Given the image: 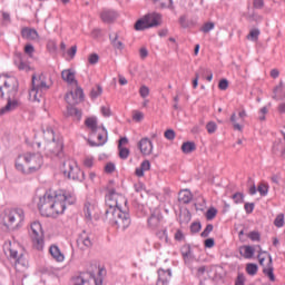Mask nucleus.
<instances>
[{
	"instance_id": "obj_1",
	"label": "nucleus",
	"mask_w": 285,
	"mask_h": 285,
	"mask_svg": "<svg viewBox=\"0 0 285 285\" xmlns=\"http://www.w3.org/2000/svg\"><path fill=\"white\" fill-rule=\"evenodd\" d=\"M77 199L75 195L63 189L49 190L39 198L38 208L42 217H57L66 210V204L72 206Z\"/></svg>"
},
{
	"instance_id": "obj_2",
	"label": "nucleus",
	"mask_w": 285,
	"mask_h": 285,
	"mask_svg": "<svg viewBox=\"0 0 285 285\" xmlns=\"http://www.w3.org/2000/svg\"><path fill=\"white\" fill-rule=\"evenodd\" d=\"M18 92L19 80H17L12 76H0V95L1 97H3V95L8 96V102L4 107L0 109V116L12 112V110H17V108L21 106V101H19V99H16Z\"/></svg>"
},
{
	"instance_id": "obj_3",
	"label": "nucleus",
	"mask_w": 285,
	"mask_h": 285,
	"mask_svg": "<svg viewBox=\"0 0 285 285\" xmlns=\"http://www.w3.org/2000/svg\"><path fill=\"white\" fill-rule=\"evenodd\" d=\"M6 257L14 264L16 271H21L28 266V261L23 256L21 245L17 240H7L3 245Z\"/></svg>"
},
{
	"instance_id": "obj_4",
	"label": "nucleus",
	"mask_w": 285,
	"mask_h": 285,
	"mask_svg": "<svg viewBox=\"0 0 285 285\" xmlns=\"http://www.w3.org/2000/svg\"><path fill=\"white\" fill-rule=\"evenodd\" d=\"M105 219L115 228H121V230H126L131 224L130 214L122 212L121 208L114 210H106Z\"/></svg>"
},
{
	"instance_id": "obj_5",
	"label": "nucleus",
	"mask_w": 285,
	"mask_h": 285,
	"mask_svg": "<svg viewBox=\"0 0 285 285\" xmlns=\"http://www.w3.org/2000/svg\"><path fill=\"white\" fill-rule=\"evenodd\" d=\"M23 219H26V214L22 209H7L2 216V224L8 230H14L21 226Z\"/></svg>"
},
{
	"instance_id": "obj_6",
	"label": "nucleus",
	"mask_w": 285,
	"mask_h": 285,
	"mask_svg": "<svg viewBox=\"0 0 285 285\" xmlns=\"http://www.w3.org/2000/svg\"><path fill=\"white\" fill-rule=\"evenodd\" d=\"M37 155L32 153H27L24 155H21L16 160V168L20 173H23L24 175H31V173H35L37 170Z\"/></svg>"
},
{
	"instance_id": "obj_7",
	"label": "nucleus",
	"mask_w": 285,
	"mask_h": 285,
	"mask_svg": "<svg viewBox=\"0 0 285 285\" xmlns=\"http://www.w3.org/2000/svg\"><path fill=\"white\" fill-rule=\"evenodd\" d=\"M158 26H161V14L151 12L138 19L134 28L137 32H141L144 30H148V28H157Z\"/></svg>"
},
{
	"instance_id": "obj_8",
	"label": "nucleus",
	"mask_w": 285,
	"mask_h": 285,
	"mask_svg": "<svg viewBox=\"0 0 285 285\" xmlns=\"http://www.w3.org/2000/svg\"><path fill=\"white\" fill-rule=\"evenodd\" d=\"M61 170L67 179H72L73 181H83L85 179L83 171H81V168L77 166L75 160L68 159L63 161Z\"/></svg>"
},
{
	"instance_id": "obj_9",
	"label": "nucleus",
	"mask_w": 285,
	"mask_h": 285,
	"mask_svg": "<svg viewBox=\"0 0 285 285\" xmlns=\"http://www.w3.org/2000/svg\"><path fill=\"white\" fill-rule=\"evenodd\" d=\"M262 255H267L268 263L266 267H263V273L266 275L271 282H275V274L273 273L275 268L273 267V256L268 254V252L259 250L258 253V262L261 266H264V262H266L265 257H262Z\"/></svg>"
},
{
	"instance_id": "obj_10",
	"label": "nucleus",
	"mask_w": 285,
	"mask_h": 285,
	"mask_svg": "<svg viewBox=\"0 0 285 285\" xmlns=\"http://www.w3.org/2000/svg\"><path fill=\"white\" fill-rule=\"evenodd\" d=\"M52 77L49 73H41L38 78L37 92H47L52 88Z\"/></svg>"
},
{
	"instance_id": "obj_11",
	"label": "nucleus",
	"mask_w": 285,
	"mask_h": 285,
	"mask_svg": "<svg viewBox=\"0 0 285 285\" xmlns=\"http://www.w3.org/2000/svg\"><path fill=\"white\" fill-rule=\"evenodd\" d=\"M77 245L81 250H86V248H91L92 239L86 232H82L77 239Z\"/></svg>"
},
{
	"instance_id": "obj_12",
	"label": "nucleus",
	"mask_w": 285,
	"mask_h": 285,
	"mask_svg": "<svg viewBox=\"0 0 285 285\" xmlns=\"http://www.w3.org/2000/svg\"><path fill=\"white\" fill-rule=\"evenodd\" d=\"M65 99L69 105L77 104V99L81 101V99H83V89H81V87H77L75 92L70 91L66 95Z\"/></svg>"
},
{
	"instance_id": "obj_13",
	"label": "nucleus",
	"mask_w": 285,
	"mask_h": 285,
	"mask_svg": "<svg viewBox=\"0 0 285 285\" xmlns=\"http://www.w3.org/2000/svg\"><path fill=\"white\" fill-rule=\"evenodd\" d=\"M170 277H173V272L170 269L159 268L157 285H168Z\"/></svg>"
},
{
	"instance_id": "obj_14",
	"label": "nucleus",
	"mask_w": 285,
	"mask_h": 285,
	"mask_svg": "<svg viewBox=\"0 0 285 285\" xmlns=\"http://www.w3.org/2000/svg\"><path fill=\"white\" fill-rule=\"evenodd\" d=\"M138 148L141 155H145V156L153 155V141H150V139L148 138H142L138 142Z\"/></svg>"
},
{
	"instance_id": "obj_15",
	"label": "nucleus",
	"mask_w": 285,
	"mask_h": 285,
	"mask_svg": "<svg viewBox=\"0 0 285 285\" xmlns=\"http://www.w3.org/2000/svg\"><path fill=\"white\" fill-rule=\"evenodd\" d=\"M161 219H164L161 212H159V209H155L148 218V226H150V228H158V226L161 224Z\"/></svg>"
},
{
	"instance_id": "obj_16",
	"label": "nucleus",
	"mask_w": 285,
	"mask_h": 285,
	"mask_svg": "<svg viewBox=\"0 0 285 285\" xmlns=\"http://www.w3.org/2000/svg\"><path fill=\"white\" fill-rule=\"evenodd\" d=\"M117 17H118L117 11L112 9H104L100 12V19L101 21H104V23H112V21H115Z\"/></svg>"
},
{
	"instance_id": "obj_17",
	"label": "nucleus",
	"mask_w": 285,
	"mask_h": 285,
	"mask_svg": "<svg viewBox=\"0 0 285 285\" xmlns=\"http://www.w3.org/2000/svg\"><path fill=\"white\" fill-rule=\"evenodd\" d=\"M107 197H111V196H116L114 198H111L112 202H117V204H120L122 206V204L127 205L128 200L126 199V197L119 193H117V190H115V188H107Z\"/></svg>"
},
{
	"instance_id": "obj_18",
	"label": "nucleus",
	"mask_w": 285,
	"mask_h": 285,
	"mask_svg": "<svg viewBox=\"0 0 285 285\" xmlns=\"http://www.w3.org/2000/svg\"><path fill=\"white\" fill-rule=\"evenodd\" d=\"M41 132L46 141H52L53 144L57 141V138L55 137V130H52V127L48 125H42Z\"/></svg>"
},
{
	"instance_id": "obj_19",
	"label": "nucleus",
	"mask_w": 285,
	"mask_h": 285,
	"mask_svg": "<svg viewBox=\"0 0 285 285\" xmlns=\"http://www.w3.org/2000/svg\"><path fill=\"white\" fill-rule=\"evenodd\" d=\"M36 79H37V76L32 75L31 85L28 90V100L31 101L32 104H35V101H37V85L35 83Z\"/></svg>"
},
{
	"instance_id": "obj_20",
	"label": "nucleus",
	"mask_w": 285,
	"mask_h": 285,
	"mask_svg": "<svg viewBox=\"0 0 285 285\" xmlns=\"http://www.w3.org/2000/svg\"><path fill=\"white\" fill-rule=\"evenodd\" d=\"M115 197H117L116 195L114 196H105V202H106V206L108 207L106 210H119L121 209V204L117 203V200H111L115 199Z\"/></svg>"
},
{
	"instance_id": "obj_21",
	"label": "nucleus",
	"mask_w": 285,
	"mask_h": 285,
	"mask_svg": "<svg viewBox=\"0 0 285 285\" xmlns=\"http://www.w3.org/2000/svg\"><path fill=\"white\" fill-rule=\"evenodd\" d=\"M61 79L67 83H76L77 80L75 79V70L72 69H65L61 71Z\"/></svg>"
},
{
	"instance_id": "obj_22",
	"label": "nucleus",
	"mask_w": 285,
	"mask_h": 285,
	"mask_svg": "<svg viewBox=\"0 0 285 285\" xmlns=\"http://www.w3.org/2000/svg\"><path fill=\"white\" fill-rule=\"evenodd\" d=\"M49 253L51 257L56 259V262H63V259H66V256H63V254L61 253V249H59V246L57 245H51L49 248Z\"/></svg>"
},
{
	"instance_id": "obj_23",
	"label": "nucleus",
	"mask_w": 285,
	"mask_h": 285,
	"mask_svg": "<svg viewBox=\"0 0 285 285\" xmlns=\"http://www.w3.org/2000/svg\"><path fill=\"white\" fill-rule=\"evenodd\" d=\"M67 117H75L78 121H81V110L73 107L72 104L67 106Z\"/></svg>"
},
{
	"instance_id": "obj_24",
	"label": "nucleus",
	"mask_w": 285,
	"mask_h": 285,
	"mask_svg": "<svg viewBox=\"0 0 285 285\" xmlns=\"http://www.w3.org/2000/svg\"><path fill=\"white\" fill-rule=\"evenodd\" d=\"M109 39L111 41V46L116 48L117 50H124V42L119 40V35L117 33H110Z\"/></svg>"
},
{
	"instance_id": "obj_25",
	"label": "nucleus",
	"mask_w": 285,
	"mask_h": 285,
	"mask_svg": "<svg viewBox=\"0 0 285 285\" xmlns=\"http://www.w3.org/2000/svg\"><path fill=\"white\" fill-rule=\"evenodd\" d=\"M85 125L87 128H90L91 132H97L99 130V126L97 125V118L89 117L85 120Z\"/></svg>"
},
{
	"instance_id": "obj_26",
	"label": "nucleus",
	"mask_w": 285,
	"mask_h": 285,
	"mask_svg": "<svg viewBox=\"0 0 285 285\" xmlns=\"http://www.w3.org/2000/svg\"><path fill=\"white\" fill-rule=\"evenodd\" d=\"M181 150L185 155H190L194 150H197V145L194 141H186L181 145Z\"/></svg>"
},
{
	"instance_id": "obj_27",
	"label": "nucleus",
	"mask_w": 285,
	"mask_h": 285,
	"mask_svg": "<svg viewBox=\"0 0 285 285\" xmlns=\"http://www.w3.org/2000/svg\"><path fill=\"white\" fill-rule=\"evenodd\" d=\"M151 1L156 6V8H160V10L173 7V0H151Z\"/></svg>"
},
{
	"instance_id": "obj_28",
	"label": "nucleus",
	"mask_w": 285,
	"mask_h": 285,
	"mask_svg": "<svg viewBox=\"0 0 285 285\" xmlns=\"http://www.w3.org/2000/svg\"><path fill=\"white\" fill-rule=\"evenodd\" d=\"M23 39H35L37 37V30L30 28H23L21 30Z\"/></svg>"
},
{
	"instance_id": "obj_29",
	"label": "nucleus",
	"mask_w": 285,
	"mask_h": 285,
	"mask_svg": "<svg viewBox=\"0 0 285 285\" xmlns=\"http://www.w3.org/2000/svg\"><path fill=\"white\" fill-rule=\"evenodd\" d=\"M18 69L23 70L24 72H31V70H35V66L26 60H20Z\"/></svg>"
},
{
	"instance_id": "obj_30",
	"label": "nucleus",
	"mask_w": 285,
	"mask_h": 285,
	"mask_svg": "<svg viewBox=\"0 0 285 285\" xmlns=\"http://www.w3.org/2000/svg\"><path fill=\"white\" fill-rule=\"evenodd\" d=\"M179 200L183 202V204H190V202H193V194L188 190H184L179 194Z\"/></svg>"
},
{
	"instance_id": "obj_31",
	"label": "nucleus",
	"mask_w": 285,
	"mask_h": 285,
	"mask_svg": "<svg viewBox=\"0 0 285 285\" xmlns=\"http://www.w3.org/2000/svg\"><path fill=\"white\" fill-rule=\"evenodd\" d=\"M243 248L245 250L244 254H242L243 257H245V259L253 258V255H255V248L250 245H245Z\"/></svg>"
},
{
	"instance_id": "obj_32",
	"label": "nucleus",
	"mask_w": 285,
	"mask_h": 285,
	"mask_svg": "<svg viewBox=\"0 0 285 285\" xmlns=\"http://www.w3.org/2000/svg\"><path fill=\"white\" fill-rule=\"evenodd\" d=\"M257 271H259V267L257 266V264L249 263V264L246 265V273L252 275V277L257 275Z\"/></svg>"
},
{
	"instance_id": "obj_33",
	"label": "nucleus",
	"mask_w": 285,
	"mask_h": 285,
	"mask_svg": "<svg viewBox=\"0 0 285 285\" xmlns=\"http://www.w3.org/2000/svg\"><path fill=\"white\" fill-rule=\"evenodd\" d=\"M230 122L233 124V126H234V130H238L239 132H242V130H243V126L242 125H239V122H237V114H232V116H230Z\"/></svg>"
},
{
	"instance_id": "obj_34",
	"label": "nucleus",
	"mask_w": 285,
	"mask_h": 285,
	"mask_svg": "<svg viewBox=\"0 0 285 285\" xmlns=\"http://www.w3.org/2000/svg\"><path fill=\"white\" fill-rule=\"evenodd\" d=\"M118 150H119V157L120 159H126L127 157L130 156V149L122 147L121 145H118Z\"/></svg>"
},
{
	"instance_id": "obj_35",
	"label": "nucleus",
	"mask_w": 285,
	"mask_h": 285,
	"mask_svg": "<svg viewBox=\"0 0 285 285\" xmlns=\"http://www.w3.org/2000/svg\"><path fill=\"white\" fill-rule=\"evenodd\" d=\"M104 92V88L101 86H97V88H92L90 91L91 99H97V97H101V94Z\"/></svg>"
},
{
	"instance_id": "obj_36",
	"label": "nucleus",
	"mask_w": 285,
	"mask_h": 285,
	"mask_svg": "<svg viewBox=\"0 0 285 285\" xmlns=\"http://www.w3.org/2000/svg\"><path fill=\"white\" fill-rule=\"evenodd\" d=\"M259 195L262 197H266V195H268V185L267 184H264V183H261L258 185V188H257Z\"/></svg>"
},
{
	"instance_id": "obj_37",
	"label": "nucleus",
	"mask_w": 285,
	"mask_h": 285,
	"mask_svg": "<svg viewBox=\"0 0 285 285\" xmlns=\"http://www.w3.org/2000/svg\"><path fill=\"white\" fill-rule=\"evenodd\" d=\"M41 236L37 238V250H43V228L39 224Z\"/></svg>"
},
{
	"instance_id": "obj_38",
	"label": "nucleus",
	"mask_w": 285,
	"mask_h": 285,
	"mask_svg": "<svg viewBox=\"0 0 285 285\" xmlns=\"http://www.w3.org/2000/svg\"><path fill=\"white\" fill-rule=\"evenodd\" d=\"M214 217H217V208L210 207L206 212V219H208V222H210V220H213Z\"/></svg>"
},
{
	"instance_id": "obj_39",
	"label": "nucleus",
	"mask_w": 285,
	"mask_h": 285,
	"mask_svg": "<svg viewBox=\"0 0 285 285\" xmlns=\"http://www.w3.org/2000/svg\"><path fill=\"white\" fill-rule=\"evenodd\" d=\"M206 130L209 135L215 134L217 131V124L215 121L207 122Z\"/></svg>"
},
{
	"instance_id": "obj_40",
	"label": "nucleus",
	"mask_w": 285,
	"mask_h": 285,
	"mask_svg": "<svg viewBox=\"0 0 285 285\" xmlns=\"http://www.w3.org/2000/svg\"><path fill=\"white\" fill-rule=\"evenodd\" d=\"M61 150H63V141L61 139H58L56 142V149L53 150V154L57 155V157H60Z\"/></svg>"
},
{
	"instance_id": "obj_41",
	"label": "nucleus",
	"mask_w": 285,
	"mask_h": 285,
	"mask_svg": "<svg viewBox=\"0 0 285 285\" xmlns=\"http://www.w3.org/2000/svg\"><path fill=\"white\" fill-rule=\"evenodd\" d=\"M274 226L276 228H282L284 226V214H278L274 220Z\"/></svg>"
},
{
	"instance_id": "obj_42",
	"label": "nucleus",
	"mask_w": 285,
	"mask_h": 285,
	"mask_svg": "<svg viewBox=\"0 0 285 285\" xmlns=\"http://www.w3.org/2000/svg\"><path fill=\"white\" fill-rule=\"evenodd\" d=\"M247 39H250V41H257V39H259V29L250 30Z\"/></svg>"
},
{
	"instance_id": "obj_43",
	"label": "nucleus",
	"mask_w": 285,
	"mask_h": 285,
	"mask_svg": "<svg viewBox=\"0 0 285 285\" xmlns=\"http://www.w3.org/2000/svg\"><path fill=\"white\" fill-rule=\"evenodd\" d=\"M139 95L142 99H146V97H148V95H150V89L148 88V86L142 85L139 89Z\"/></svg>"
},
{
	"instance_id": "obj_44",
	"label": "nucleus",
	"mask_w": 285,
	"mask_h": 285,
	"mask_svg": "<svg viewBox=\"0 0 285 285\" xmlns=\"http://www.w3.org/2000/svg\"><path fill=\"white\" fill-rule=\"evenodd\" d=\"M247 237L252 240V242H259L262 239V235L259 234V232H250Z\"/></svg>"
},
{
	"instance_id": "obj_45",
	"label": "nucleus",
	"mask_w": 285,
	"mask_h": 285,
	"mask_svg": "<svg viewBox=\"0 0 285 285\" xmlns=\"http://www.w3.org/2000/svg\"><path fill=\"white\" fill-rule=\"evenodd\" d=\"M202 32L208 33L210 30H215V23L214 22H206L202 28Z\"/></svg>"
},
{
	"instance_id": "obj_46",
	"label": "nucleus",
	"mask_w": 285,
	"mask_h": 285,
	"mask_svg": "<svg viewBox=\"0 0 285 285\" xmlns=\"http://www.w3.org/2000/svg\"><path fill=\"white\" fill-rule=\"evenodd\" d=\"M157 237L160 239V242L168 244V232L166 229L158 232Z\"/></svg>"
},
{
	"instance_id": "obj_47",
	"label": "nucleus",
	"mask_w": 285,
	"mask_h": 285,
	"mask_svg": "<svg viewBox=\"0 0 285 285\" xmlns=\"http://www.w3.org/2000/svg\"><path fill=\"white\" fill-rule=\"evenodd\" d=\"M29 235L31 239L35 242L37 239V223H32L29 228Z\"/></svg>"
},
{
	"instance_id": "obj_48",
	"label": "nucleus",
	"mask_w": 285,
	"mask_h": 285,
	"mask_svg": "<svg viewBox=\"0 0 285 285\" xmlns=\"http://www.w3.org/2000/svg\"><path fill=\"white\" fill-rule=\"evenodd\" d=\"M232 199H234V202L236 204H244V194L243 193H235L233 196H232Z\"/></svg>"
},
{
	"instance_id": "obj_49",
	"label": "nucleus",
	"mask_w": 285,
	"mask_h": 285,
	"mask_svg": "<svg viewBox=\"0 0 285 285\" xmlns=\"http://www.w3.org/2000/svg\"><path fill=\"white\" fill-rule=\"evenodd\" d=\"M88 62L90 63V66H96V63H99V55L97 53L89 55Z\"/></svg>"
},
{
	"instance_id": "obj_50",
	"label": "nucleus",
	"mask_w": 285,
	"mask_h": 285,
	"mask_svg": "<svg viewBox=\"0 0 285 285\" xmlns=\"http://www.w3.org/2000/svg\"><path fill=\"white\" fill-rule=\"evenodd\" d=\"M283 146H282V139H278L277 141L274 142L273 145V153L274 155H277V153L283 150Z\"/></svg>"
},
{
	"instance_id": "obj_51",
	"label": "nucleus",
	"mask_w": 285,
	"mask_h": 285,
	"mask_svg": "<svg viewBox=\"0 0 285 285\" xmlns=\"http://www.w3.org/2000/svg\"><path fill=\"white\" fill-rule=\"evenodd\" d=\"M206 72L208 73V76L206 77V79H207L208 81H213V71H210V70H208V69H206V68H204V67H200V68H199V73H200V75H206Z\"/></svg>"
},
{
	"instance_id": "obj_52",
	"label": "nucleus",
	"mask_w": 285,
	"mask_h": 285,
	"mask_svg": "<svg viewBox=\"0 0 285 285\" xmlns=\"http://www.w3.org/2000/svg\"><path fill=\"white\" fill-rule=\"evenodd\" d=\"M213 228H214L213 224H208L206 228L202 232L200 237H208V235L213 233Z\"/></svg>"
},
{
	"instance_id": "obj_53",
	"label": "nucleus",
	"mask_w": 285,
	"mask_h": 285,
	"mask_svg": "<svg viewBox=\"0 0 285 285\" xmlns=\"http://www.w3.org/2000/svg\"><path fill=\"white\" fill-rule=\"evenodd\" d=\"M219 90H228V79L223 78L218 82Z\"/></svg>"
},
{
	"instance_id": "obj_54",
	"label": "nucleus",
	"mask_w": 285,
	"mask_h": 285,
	"mask_svg": "<svg viewBox=\"0 0 285 285\" xmlns=\"http://www.w3.org/2000/svg\"><path fill=\"white\" fill-rule=\"evenodd\" d=\"M199 230H202V223L195 222L190 225L191 233H199Z\"/></svg>"
},
{
	"instance_id": "obj_55",
	"label": "nucleus",
	"mask_w": 285,
	"mask_h": 285,
	"mask_svg": "<svg viewBox=\"0 0 285 285\" xmlns=\"http://www.w3.org/2000/svg\"><path fill=\"white\" fill-rule=\"evenodd\" d=\"M178 21H179L181 28H188L190 26V23L188 22V17H186V16H180Z\"/></svg>"
},
{
	"instance_id": "obj_56",
	"label": "nucleus",
	"mask_w": 285,
	"mask_h": 285,
	"mask_svg": "<svg viewBox=\"0 0 285 285\" xmlns=\"http://www.w3.org/2000/svg\"><path fill=\"white\" fill-rule=\"evenodd\" d=\"M244 208L247 215H250L255 210V203H245Z\"/></svg>"
},
{
	"instance_id": "obj_57",
	"label": "nucleus",
	"mask_w": 285,
	"mask_h": 285,
	"mask_svg": "<svg viewBox=\"0 0 285 285\" xmlns=\"http://www.w3.org/2000/svg\"><path fill=\"white\" fill-rule=\"evenodd\" d=\"M175 136L176 134H175V130L173 129H167L165 131V137L168 139V141H173L175 139Z\"/></svg>"
},
{
	"instance_id": "obj_58",
	"label": "nucleus",
	"mask_w": 285,
	"mask_h": 285,
	"mask_svg": "<svg viewBox=\"0 0 285 285\" xmlns=\"http://www.w3.org/2000/svg\"><path fill=\"white\" fill-rule=\"evenodd\" d=\"M100 110L104 117H110V115H112L110 111V106H102Z\"/></svg>"
},
{
	"instance_id": "obj_59",
	"label": "nucleus",
	"mask_w": 285,
	"mask_h": 285,
	"mask_svg": "<svg viewBox=\"0 0 285 285\" xmlns=\"http://www.w3.org/2000/svg\"><path fill=\"white\" fill-rule=\"evenodd\" d=\"M24 52L28 55V57H32V55H35V47L32 45H27L24 47Z\"/></svg>"
},
{
	"instance_id": "obj_60",
	"label": "nucleus",
	"mask_w": 285,
	"mask_h": 285,
	"mask_svg": "<svg viewBox=\"0 0 285 285\" xmlns=\"http://www.w3.org/2000/svg\"><path fill=\"white\" fill-rule=\"evenodd\" d=\"M134 121H141L144 119V112L141 111H135L132 116Z\"/></svg>"
},
{
	"instance_id": "obj_61",
	"label": "nucleus",
	"mask_w": 285,
	"mask_h": 285,
	"mask_svg": "<svg viewBox=\"0 0 285 285\" xmlns=\"http://www.w3.org/2000/svg\"><path fill=\"white\" fill-rule=\"evenodd\" d=\"M245 282L246 277L244 276V274H238L235 285H244Z\"/></svg>"
},
{
	"instance_id": "obj_62",
	"label": "nucleus",
	"mask_w": 285,
	"mask_h": 285,
	"mask_svg": "<svg viewBox=\"0 0 285 285\" xmlns=\"http://www.w3.org/2000/svg\"><path fill=\"white\" fill-rule=\"evenodd\" d=\"M140 168L146 173V170H149L150 169V160H144L141 164H140Z\"/></svg>"
},
{
	"instance_id": "obj_63",
	"label": "nucleus",
	"mask_w": 285,
	"mask_h": 285,
	"mask_svg": "<svg viewBox=\"0 0 285 285\" xmlns=\"http://www.w3.org/2000/svg\"><path fill=\"white\" fill-rule=\"evenodd\" d=\"M105 171L106 173H115V164L112 163H108L106 166H105Z\"/></svg>"
},
{
	"instance_id": "obj_64",
	"label": "nucleus",
	"mask_w": 285,
	"mask_h": 285,
	"mask_svg": "<svg viewBox=\"0 0 285 285\" xmlns=\"http://www.w3.org/2000/svg\"><path fill=\"white\" fill-rule=\"evenodd\" d=\"M73 284L75 285H83V284H86V279H83L81 276H77L76 278H73Z\"/></svg>"
}]
</instances>
